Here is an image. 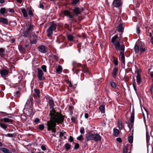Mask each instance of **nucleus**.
<instances>
[{
    "instance_id": "f257e3e1",
    "label": "nucleus",
    "mask_w": 153,
    "mask_h": 153,
    "mask_svg": "<svg viewBox=\"0 0 153 153\" xmlns=\"http://www.w3.org/2000/svg\"><path fill=\"white\" fill-rule=\"evenodd\" d=\"M55 115H52L51 118H50V120L47 122V126L48 130V131L52 130V132L55 133L56 131L55 127L56 123H62L63 121L64 117H54Z\"/></svg>"
},
{
    "instance_id": "f03ea898",
    "label": "nucleus",
    "mask_w": 153,
    "mask_h": 153,
    "mask_svg": "<svg viewBox=\"0 0 153 153\" xmlns=\"http://www.w3.org/2000/svg\"><path fill=\"white\" fill-rule=\"evenodd\" d=\"M33 28V25L30 22H26L24 25L22 27L20 33L23 34V37H26L29 36L30 31L32 30Z\"/></svg>"
},
{
    "instance_id": "7ed1b4c3",
    "label": "nucleus",
    "mask_w": 153,
    "mask_h": 153,
    "mask_svg": "<svg viewBox=\"0 0 153 153\" xmlns=\"http://www.w3.org/2000/svg\"><path fill=\"white\" fill-rule=\"evenodd\" d=\"M114 44L115 49L117 50H121L120 52L121 56V60L123 63L124 65L125 63V56L124 52L125 50V46L124 45H122L121 47V45L119 41H117L113 43Z\"/></svg>"
},
{
    "instance_id": "20e7f679",
    "label": "nucleus",
    "mask_w": 153,
    "mask_h": 153,
    "mask_svg": "<svg viewBox=\"0 0 153 153\" xmlns=\"http://www.w3.org/2000/svg\"><path fill=\"white\" fill-rule=\"evenodd\" d=\"M49 104L50 108L51 109V110L50 111L49 114L50 118H51L53 115H55V116H54V117H64L60 113L56 112L54 109V103L53 100L52 99L50 100L49 101Z\"/></svg>"
},
{
    "instance_id": "39448f33",
    "label": "nucleus",
    "mask_w": 153,
    "mask_h": 153,
    "mask_svg": "<svg viewBox=\"0 0 153 153\" xmlns=\"http://www.w3.org/2000/svg\"><path fill=\"white\" fill-rule=\"evenodd\" d=\"M44 73L42 70L39 68H37V77L38 79L41 81L45 79V78L43 76Z\"/></svg>"
},
{
    "instance_id": "423d86ee",
    "label": "nucleus",
    "mask_w": 153,
    "mask_h": 153,
    "mask_svg": "<svg viewBox=\"0 0 153 153\" xmlns=\"http://www.w3.org/2000/svg\"><path fill=\"white\" fill-rule=\"evenodd\" d=\"M56 25L55 23L53 24L47 30V35L48 36H50L53 33V31L55 30L56 27Z\"/></svg>"
},
{
    "instance_id": "0eeeda50",
    "label": "nucleus",
    "mask_w": 153,
    "mask_h": 153,
    "mask_svg": "<svg viewBox=\"0 0 153 153\" xmlns=\"http://www.w3.org/2000/svg\"><path fill=\"white\" fill-rule=\"evenodd\" d=\"M141 70L139 69L136 71L137 75L136 76V81L137 83H140L142 82V79L141 77Z\"/></svg>"
},
{
    "instance_id": "6e6552de",
    "label": "nucleus",
    "mask_w": 153,
    "mask_h": 153,
    "mask_svg": "<svg viewBox=\"0 0 153 153\" xmlns=\"http://www.w3.org/2000/svg\"><path fill=\"white\" fill-rule=\"evenodd\" d=\"M122 4L121 0H114L113 3V6L115 7H120Z\"/></svg>"
},
{
    "instance_id": "1a4fd4ad",
    "label": "nucleus",
    "mask_w": 153,
    "mask_h": 153,
    "mask_svg": "<svg viewBox=\"0 0 153 153\" xmlns=\"http://www.w3.org/2000/svg\"><path fill=\"white\" fill-rule=\"evenodd\" d=\"M9 71L6 69H2L0 71V74L1 76L2 77L7 76L8 75Z\"/></svg>"
},
{
    "instance_id": "9d476101",
    "label": "nucleus",
    "mask_w": 153,
    "mask_h": 153,
    "mask_svg": "<svg viewBox=\"0 0 153 153\" xmlns=\"http://www.w3.org/2000/svg\"><path fill=\"white\" fill-rule=\"evenodd\" d=\"M101 139V137L97 134H92V140L95 141L100 140Z\"/></svg>"
},
{
    "instance_id": "9b49d317",
    "label": "nucleus",
    "mask_w": 153,
    "mask_h": 153,
    "mask_svg": "<svg viewBox=\"0 0 153 153\" xmlns=\"http://www.w3.org/2000/svg\"><path fill=\"white\" fill-rule=\"evenodd\" d=\"M38 49L41 52L44 53L47 51V49L46 47L44 45H41L38 48Z\"/></svg>"
},
{
    "instance_id": "f8f14e48",
    "label": "nucleus",
    "mask_w": 153,
    "mask_h": 153,
    "mask_svg": "<svg viewBox=\"0 0 153 153\" xmlns=\"http://www.w3.org/2000/svg\"><path fill=\"white\" fill-rule=\"evenodd\" d=\"M124 27V24H120L117 27V30L119 32H123Z\"/></svg>"
},
{
    "instance_id": "ddd939ff",
    "label": "nucleus",
    "mask_w": 153,
    "mask_h": 153,
    "mask_svg": "<svg viewBox=\"0 0 153 153\" xmlns=\"http://www.w3.org/2000/svg\"><path fill=\"white\" fill-rule=\"evenodd\" d=\"M146 140L147 145H148L149 143L150 137L149 135V132L147 127H146Z\"/></svg>"
},
{
    "instance_id": "4468645a",
    "label": "nucleus",
    "mask_w": 153,
    "mask_h": 153,
    "mask_svg": "<svg viewBox=\"0 0 153 153\" xmlns=\"http://www.w3.org/2000/svg\"><path fill=\"white\" fill-rule=\"evenodd\" d=\"M21 10L23 13L24 17L26 19H28L29 18H28V15L26 10L24 8H21Z\"/></svg>"
},
{
    "instance_id": "2eb2a0df",
    "label": "nucleus",
    "mask_w": 153,
    "mask_h": 153,
    "mask_svg": "<svg viewBox=\"0 0 153 153\" xmlns=\"http://www.w3.org/2000/svg\"><path fill=\"white\" fill-rule=\"evenodd\" d=\"M92 140V134H89L86 135L85 141L88 142Z\"/></svg>"
},
{
    "instance_id": "dca6fc26",
    "label": "nucleus",
    "mask_w": 153,
    "mask_h": 153,
    "mask_svg": "<svg viewBox=\"0 0 153 153\" xmlns=\"http://www.w3.org/2000/svg\"><path fill=\"white\" fill-rule=\"evenodd\" d=\"M0 150L4 153H12L10 151L6 148H0Z\"/></svg>"
},
{
    "instance_id": "f3484780",
    "label": "nucleus",
    "mask_w": 153,
    "mask_h": 153,
    "mask_svg": "<svg viewBox=\"0 0 153 153\" xmlns=\"http://www.w3.org/2000/svg\"><path fill=\"white\" fill-rule=\"evenodd\" d=\"M0 22H2L5 25H7L8 23L7 19L2 17L0 18Z\"/></svg>"
},
{
    "instance_id": "a211bd4d",
    "label": "nucleus",
    "mask_w": 153,
    "mask_h": 153,
    "mask_svg": "<svg viewBox=\"0 0 153 153\" xmlns=\"http://www.w3.org/2000/svg\"><path fill=\"white\" fill-rule=\"evenodd\" d=\"M118 71V68L117 67L114 68L112 72V75L113 77L115 78L117 75V72Z\"/></svg>"
},
{
    "instance_id": "6ab92c4d",
    "label": "nucleus",
    "mask_w": 153,
    "mask_h": 153,
    "mask_svg": "<svg viewBox=\"0 0 153 153\" xmlns=\"http://www.w3.org/2000/svg\"><path fill=\"white\" fill-rule=\"evenodd\" d=\"M73 11L75 14H80L81 12L80 9L78 7H75L73 10Z\"/></svg>"
},
{
    "instance_id": "aec40b11",
    "label": "nucleus",
    "mask_w": 153,
    "mask_h": 153,
    "mask_svg": "<svg viewBox=\"0 0 153 153\" xmlns=\"http://www.w3.org/2000/svg\"><path fill=\"white\" fill-rule=\"evenodd\" d=\"M62 68L60 65H59L56 69L57 73L58 74H60L62 72Z\"/></svg>"
},
{
    "instance_id": "412c9836",
    "label": "nucleus",
    "mask_w": 153,
    "mask_h": 153,
    "mask_svg": "<svg viewBox=\"0 0 153 153\" xmlns=\"http://www.w3.org/2000/svg\"><path fill=\"white\" fill-rule=\"evenodd\" d=\"M19 49L20 51L22 53H23L25 52V49L22 45H20L19 46Z\"/></svg>"
},
{
    "instance_id": "4be33fe9",
    "label": "nucleus",
    "mask_w": 153,
    "mask_h": 153,
    "mask_svg": "<svg viewBox=\"0 0 153 153\" xmlns=\"http://www.w3.org/2000/svg\"><path fill=\"white\" fill-rule=\"evenodd\" d=\"M65 133V132H63V131L59 132V136L62 139H65L66 138V137L64 136V134Z\"/></svg>"
},
{
    "instance_id": "5701e85b",
    "label": "nucleus",
    "mask_w": 153,
    "mask_h": 153,
    "mask_svg": "<svg viewBox=\"0 0 153 153\" xmlns=\"http://www.w3.org/2000/svg\"><path fill=\"white\" fill-rule=\"evenodd\" d=\"M0 126L4 129H6L7 128V126L2 123V120H1V121H0Z\"/></svg>"
},
{
    "instance_id": "b1692460",
    "label": "nucleus",
    "mask_w": 153,
    "mask_h": 153,
    "mask_svg": "<svg viewBox=\"0 0 153 153\" xmlns=\"http://www.w3.org/2000/svg\"><path fill=\"white\" fill-rule=\"evenodd\" d=\"M119 134V130L117 129H114L113 135L114 136L117 137V136Z\"/></svg>"
},
{
    "instance_id": "393cba45",
    "label": "nucleus",
    "mask_w": 153,
    "mask_h": 153,
    "mask_svg": "<svg viewBox=\"0 0 153 153\" xmlns=\"http://www.w3.org/2000/svg\"><path fill=\"white\" fill-rule=\"evenodd\" d=\"M5 123H12L13 120L7 118H4L2 120Z\"/></svg>"
},
{
    "instance_id": "a878e982",
    "label": "nucleus",
    "mask_w": 153,
    "mask_h": 153,
    "mask_svg": "<svg viewBox=\"0 0 153 153\" xmlns=\"http://www.w3.org/2000/svg\"><path fill=\"white\" fill-rule=\"evenodd\" d=\"M118 38V35L117 34L115 35L111 39V42L113 43L116 41V40Z\"/></svg>"
},
{
    "instance_id": "bb28decb",
    "label": "nucleus",
    "mask_w": 153,
    "mask_h": 153,
    "mask_svg": "<svg viewBox=\"0 0 153 153\" xmlns=\"http://www.w3.org/2000/svg\"><path fill=\"white\" fill-rule=\"evenodd\" d=\"M67 38L68 40L71 41H74L73 39L74 37L71 34H68L67 35Z\"/></svg>"
},
{
    "instance_id": "cd10ccee",
    "label": "nucleus",
    "mask_w": 153,
    "mask_h": 153,
    "mask_svg": "<svg viewBox=\"0 0 153 153\" xmlns=\"http://www.w3.org/2000/svg\"><path fill=\"white\" fill-rule=\"evenodd\" d=\"M34 90L35 93L36 94V96L38 98H39L40 92L39 90L38 89L36 88Z\"/></svg>"
},
{
    "instance_id": "c85d7f7f",
    "label": "nucleus",
    "mask_w": 153,
    "mask_h": 153,
    "mask_svg": "<svg viewBox=\"0 0 153 153\" xmlns=\"http://www.w3.org/2000/svg\"><path fill=\"white\" fill-rule=\"evenodd\" d=\"M118 126L120 129H122L123 128L122 123L121 121L119 120L118 123Z\"/></svg>"
},
{
    "instance_id": "c756f323",
    "label": "nucleus",
    "mask_w": 153,
    "mask_h": 153,
    "mask_svg": "<svg viewBox=\"0 0 153 153\" xmlns=\"http://www.w3.org/2000/svg\"><path fill=\"white\" fill-rule=\"evenodd\" d=\"M134 49L135 53H137L140 51L139 47L137 45H135Z\"/></svg>"
},
{
    "instance_id": "7c9ffc66",
    "label": "nucleus",
    "mask_w": 153,
    "mask_h": 153,
    "mask_svg": "<svg viewBox=\"0 0 153 153\" xmlns=\"http://www.w3.org/2000/svg\"><path fill=\"white\" fill-rule=\"evenodd\" d=\"M62 13L65 16H68L70 14V12L68 10H65L62 12Z\"/></svg>"
},
{
    "instance_id": "2f4dec72",
    "label": "nucleus",
    "mask_w": 153,
    "mask_h": 153,
    "mask_svg": "<svg viewBox=\"0 0 153 153\" xmlns=\"http://www.w3.org/2000/svg\"><path fill=\"white\" fill-rule=\"evenodd\" d=\"M110 84L111 87L113 88H115L117 87L116 83L113 81H111L110 82Z\"/></svg>"
},
{
    "instance_id": "473e14b6",
    "label": "nucleus",
    "mask_w": 153,
    "mask_h": 153,
    "mask_svg": "<svg viewBox=\"0 0 153 153\" xmlns=\"http://www.w3.org/2000/svg\"><path fill=\"white\" fill-rule=\"evenodd\" d=\"M100 110L102 113H104L105 112V107L103 105H101L99 108Z\"/></svg>"
},
{
    "instance_id": "72a5a7b5",
    "label": "nucleus",
    "mask_w": 153,
    "mask_h": 153,
    "mask_svg": "<svg viewBox=\"0 0 153 153\" xmlns=\"http://www.w3.org/2000/svg\"><path fill=\"white\" fill-rule=\"evenodd\" d=\"M134 120V114H132L131 115V118L130 121L131 123H133Z\"/></svg>"
},
{
    "instance_id": "f704fd0d",
    "label": "nucleus",
    "mask_w": 153,
    "mask_h": 153,
    "mask_svg": "<svg viewBox=\"0 0 153 153\" xmlns=\"http://www.w3.org/2000/svg\"><path fill=\"white\" fill-rule=\"evenodd\" d=\"M28 103H29L28 105L30 106H31L32 105V101L30 100H28L26 102L25 106L28 105Z\"/></svg>"
},
{
    "instance_id": "c9c22d12",
    "label": "nucleus",
    "mask_w": 153,
    "mask_h": 153,
    "mask_svg": "<svg viewBox=\"0 0 153 153\" xmlns=\"http://www.w3.org/2000/svg\"><path fill=\"white\" fill-rule=\"evenodd\" d=\"M65 146L66 148V149L67 150H69L71 147V145L68 143H66L65 145Z\"/></svg>"
},
{
    "instance_id": "e433bc0d",
    "label": "nucleus",
    "mask_w": 153,
    "mask_h": 153,
    "mask_svg": "<svg viewBox=\"0 0 153 153\" xmlns=\"http://www.w3.org/2000/svg\"><path fill=\"white\" fill-rule=\"evenodd\" d=\"M128 141L130 143H132L133 142V136H130L128 137Z\"/></svg>"
},
{
    "instance_id": "4c0bfd02",
    "label": "nucleus",
    "mask_w": 153,
    "mask_h": 153,
    "mask_svg": "<svg viewBox=\"0 0 153 153\" xmlns=\"http://www.w3.org/2000/svg\"><path fill=\"white\" fill-rule=\"evenodd\" d=\"M5 11L6 9L4 8H1L0 10V13L1 14H4L5 13Z\"/></svg>"
},
{
    "instance_id": "58836bf2",
    "label": "nucleus",
    "mask_w": 153,
    "mask_h": 153,
    "mask_svg": "<svg viewBox=\"0 0 153 153\" xmlns=\"http://www.w3.org/2000/svg\"><path fill=\"white\" fill-rule=\"evenodd\" d=\"M146 50L145 48L143 46L140 47V53L144 52Z\"/></svg>"
},
{
    "instance_id": "ea45409f",
    "label": "nucleus",
    "mask_w": 153,
    "mask_h": 153,
    "mask_svg": "<svg viewBox=\"0 0 153 153\" xmlns=\"http://www.w3.org/2000/svg\"><path fill=\"white\" fill-rule=\"evenodd\" d=\"M28 13L30 17L31 16H33V14L32 12V11L30 9L28 11Z\"/></svg>"
},
{
    "instance_id": "a19ab883",
    "label": "nucleus",
    "mask_w": 153,
    "mask_h": 153,
    "mask_svg": "<svg viewBox=\"0 0 153 153\" xmlns=\"http://www.w3.org/2000/svg\"><path fill=\"white\" fill-rule=\"evenodd\" d=\"M41 68L45 72H47L46 66L45 65H42L41 66Z\"/></svg>"
},
{
    "instance_id": "79ce46f5",
    "label": "nucleus",
    "mask_w": 153,
    "mask_h": 153,
    "mask_svg": "<svg viewBox=\"0 0 153 153\" xmlns=\"http://www.w3.org/2000/svg\"><path fill=\"white\" fill-rule=\"evenodd\" d=\"M128 149L126 146H124L123 147V153H127L128 152Z\"/></svg>"
},
{
    "instance_id": "37998d69",
    "label": "nucleus",
    "mask_w": 153,
    "mask_h": 153,
    "mask_svg": "<svg viewBox=\"0 0 153 153\" xmlns=\"http://www.w3.org/2000/svg\"><path fill=\"white\" fill-rule=\"evenodd\" d=\"M80 132L81 134H83L85 132L84 128L83 127H81L80 129Z\"/></svg>"
},
{
    "instance_id": "c03bdc74",
    "label": "nucleus",
    "mask_w": 153,
    "mask_h": 153,
    "mask_svg": "<svg viewBox=\"0 0 153 153\" xmlns=\"http://www.w3.org/2000/svg\"><path fill=\"white\" fill-rule=\"evenodd\" d=\"M39 127L41 130H42L44 128V126L43 125L40 124L39 126Z\"/></svg>"
},
{
    "instance_id": "a18cd8bd",
    "label": "nucleus",
    "mask_w": 153,
    "mask_h": 153,
    "mask_svg": "<svg viewBox=\"0 0 153 153\" xmlns=\"http://www.w3.org/2000/svg\"><path fill=\"white\" fill-rule=\"evenodd\" d=\"M14 96H16L17 97H19L20 95V93L19 91H17L15 94H14Z\"/></svg>"
},
{
    "instance_id": "49530a36",
    "label": "nucleus",
    "mask_w": 153,
    "mask_h": 153,
    "mask_svg": "<svg viewBox=\"0 0 153 153\" xmlns=\"http://www.w3.org/2000/svg\"><path fill=\"white\" fill-rule=\"evenodd\" d=\"M40 120L38 118H36L34 120V122L36 123H39Z\"/></svg>"
},
{
    "instance_id": "de8ad7c7",
    "label": "nucleus",
    "mask_w": 153,
    "mask_h": 153,
    "mask_svg": "<svg viewBox=\"0 0 153 153\" xmlns=\"http://www.w3.org/2000/svg\"><path fill=\"white\" fill-rule=\"evenodd\" d=\"M82 135L81 134L80 136L77 137V139L79 140H80L82 139Z\"/></svg>"
},
{
    "instance_id": "09e8293b",
    "label": "nucleus",
    "mask_w": 153,
    "mask_h": 153,
    "mask_svg": "<svg viewBox=\"0 0 153 153\" xmlns=\"http://www.w3.org/2000/svg\"><path fill=\"white\" fill-rule=\"evenodd\" d=\"M79 147V145L78 143H76L75 144L74 149H77Z\"/></svg>"
},
{
    "instance_id": "8fccbe9b",
    "label": "nucleus",
    "mask_w": 153,
    "mask_h": 153,
    "mask_svg": "<svg viewBox=\"0 0 153 153\" xmlns=\"http://www.w3.org/2000/svg\"><path fill=\"white\" fill-rule=\"evenodd\" d=\"M149 74L150 75L152 81H153V71L149 73Z\"/></svg>"
},
{
    "instance_id": "3c124183",
    "label": "nucleus",
    "mask_w": 153,
    "mask_h": 153,
    "mask_svg": "<svg viewBox=\"0 0 153 153\" xmlns=\"http://www.w3.org/2000/svg\"><path fill=\"white\" fill-rule=\"evenodd\" d=\"M79 0H73L72 3L73 4H76L78 3Z\"/></svg>"
},
{
    "instance_id": "603ef678",
    "label": "nucleus",
    "mask_w": 153,
    "mask_h": 153,
    "mask_svg": "<svg viewBox=\"0 0 153 153\" xmlns=\"http://www.w3.org/2000/svg\"><path fill=\"white\" fill-rule=\"evenodd\" d=\"M8 10L10 13H13L14 12V10L12 8H9Z\"/></svg>"
},
{
    "instance_id": "864d4df0",
    "label": "nucleus",
    "mask_w": 153,
    "mask_h": 153,
    "mask_svg": "<svg viewBox=\"0 0 153 153\" xmlns=\"http://www.w3.org/2000/svg\"><path fill=\"white\" fill-rule=\"evenodd\" d=\"M117 141L119 143H121L122 142V140L121 138H117Z\"/></svg>"
},
{
    "instance_id": "5fc2aeb1",
    "label": "nucleus",
    "mask_w": 153,
    "mask_h": 153,
    "mask_svg": "<svg viewBox=\"0 0 153 153\" xmlns=\"http://www.w3.org/2000/svg\"><path fill=\"white\" fill-rule=\"evenodd\" d=\"M83 66L84 68H83L82 66V70L83 72H85V69H84V68H85L86 67V66L85 65H83Z\"/></svg>"
},
{
    "instance_id": "6e6d98bb",
    "label": "nucleus",
    "mask_w": 153,
    "mask_h": 153,
    "mask_svg": "<svg viewBox=\"0 0 153 153\" xmlns=\"http://www.w3.org/2000/svg\"><path fill=\"white\" fill-rule=\"evenodd\" d=\"M113 62L115 65H117L118 64V61L117 60H114Z\"/></svg>"
},
{
    "instance_id": "4d7b16f0",
    "label": "nucleus",
    "mask_w": 153,
    "mask_h": 153,
    "mask_svg": "<svg viewBox=\"0 0 153 153\" xmlns=\"http://www.w3.org/2000/svg\"><path fill=\"white\" fill-rule=\"evenodd\" d=\"M68 85L69 87H72V85L71 81H68Z\"/></svg>"
},
{
    "instance_id": "13d9d810",
    "label": "nucleus",
    "mask_w": 153,
    "mask_h": 153,
    "mask_svg": "<svg viewBox=\"0 0 153 153\" xmlns=\"http://www.w3.org/2000/svg\"><path fill=\"white\" fill-rule=\"evenodd\" d=\"M42 149L44 151H45L46 150L45 147L44 146H42L41 147Z\"/></svg>"
},
{
    "instance_id": "bf43d9fd",
    "label": "nucleus",
    "mask_w": 153,
    "mask_h": 153,
    "mask_svg": "<svg viewBox=\"0 0 153 153\" xmlns=\"http://www.w3.org/2000/svg\"><path fill=\"white\" fill-rule=\"evenodd\" d=\"M69 140L71 142H72L73 141V139L72 136H70L69 138Z\"/></svg>"
},
{
    "instance_id": "052dcab7",
    "label": "nucleus",
    "mask_w": 153,
    "mask_h": 153,
    "mask_svg": "<svg viewBox=\"0 0 153 153\" xmlns=\"http://www.w3.org/2000/svg\"><path fill=\"white\" fill-rule=\"evenodd\" d=\"M133 86L135 90H136V84L135 82H133Z\"/></svg>"
},
{
    "instance_id": "680f3d73",
    "label": "nucleus",
    "mask_w": 153,
    "mask_h": 153,
    "mask_svg": "<svg viewBox=\"0 0 153 153\" xmlns=\"http://www.w3.org/2000/svg\"><path fill=\"white\" fill-rule=\"evenodd\" d=\"M140 30L139 29L138 26H137V33L138 34L139 33H140Z\"/></svg>"
},
{
    "instance_id": "e2e57ef3",
    "label": "nucleus",
    "mask_w": 153,
    "mask_h": 153,
    "mask_svg": "<svg viewBox=\"0 0 153 153\" xmlns=\"http://www.w3.org/2000/svg\"><path fill=\"white\" fill-rule=\"evenodd\" d=\"M36 40H32L31 42V44H36Z\"/></svg>"
},
{
    "instance_id": "0e129e2a",
    "label": "nucleus",
    "mask_w": 153,
    "mask_h": 153,
    "mask_svg": "<svg viewBox=\"0 0 153 153\" xmlns=\"http://www.w3.org/2000/svg\"><path fill=\"white\" fill-rule=\"evenodd\" d=\"M53 58L54 59H55L56 60H58L59 59V58H58V57L55 55H54L53 56Z\"/></svg>"
},
{
    "instance_id": "69168bd1",
    "label": "nucleus",
    "mask_w": 153,
    "mask_h": 153,
    "mask_svg": "<svg viewBox=\"0 0 153 153\" xmlns=\"http://www.w3.org/2000/svg\"><path fill=\"white\" fill-rule=\"evenodd\" d=\"M39 7L40 8L43 9L44 7V6L43 4H39Z\"/></svg>"
},
{
    "instance_id": "338daca9",
    "label": "nucleus",
    "mask_w": 153,
    "mask_h": 153,
    "mask_svg": "<svg viewBox=\"0 0 153 153\" xmlns=\"http://www.w3.org/2000/svg\"><path fill=\"white\" fill-rule=\"evenodd\" d=\"M153 90V84H152L151 87L150 88V91H152Z\"/></svg>"
},
{
    "instance_id": "774afa93",
    "label": "nucleus",
    "mask_w": 153,
    "mask_h": 153,
    "mask_svg": "<svg viewBox=\"0 0 153 153\" xmlns=\"http://www.w3.org/2000/svg\"><path fill=\"white\" fill-rule=\"evenodd\" d=\"M7 136L10 137H13V135L11 134L10 133L8 134H7Z\"/></svg>"
}]
</instances>
